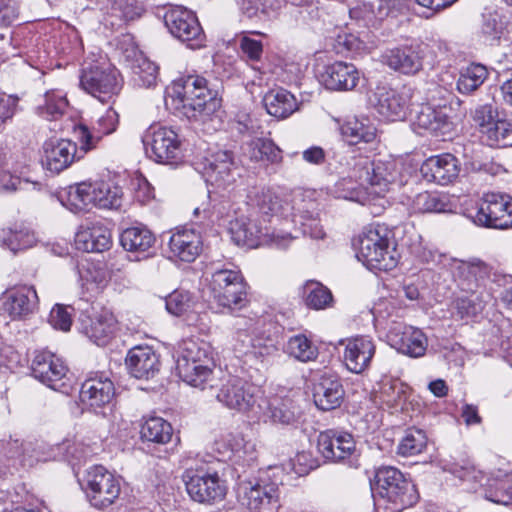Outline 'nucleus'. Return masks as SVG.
<instances>
[{"label": "nucleus", "mask_w": 512, "mask_h": 512, "mask_svg": "<svg viewBox=\"0 0 512 512\" xmlns=\"http://www.w3.org/2000/svg\"><path fill=\"white\" fill-rule=\"evenodd\" d=\"M357 257L370 269L390 271L400 255L393 231L384 224L365 227L356 239Z\"/></svg>", "instance_id": "f257e3e1"}, {"label": "nucleus", "mask_w": 512, "mask_h": 512, "mask_svg": "<svg viewBox=\"0 0 512 512\" xmlns=\"http://www.w3.org/2000/svg\"><path fill=\"white\" fill-rule=\"evenodd\" d=\"M375 478L379 494L377 509L383 506L385 512H401L417 502L418 494L414 485L397 468L381 467Z\"/></svg>", "instance_id": "f03ea898"}, {"label": "nucleus", "mask_w": 512, "mask_h": 512, "mask_svg": "<svg viewBox=\"0 0 512 512\" xmlns=\"http://www.w3.org/2000/svg\"><path fill=\"white\" fill-rule=\"evenodd\" d=\"M213 359L205 345L193 340L182 343L176 360V372L187 384L205 389L213 375Z\"/></svg>", "instance_id": "7ed1b4c3"}, {"label": "nucleus", "mask_w": 512, "mask_h": 512, "mask_svg": "<svg viewBox=\"0 0 512 512\" xmlns=\"http://www.w3.org/2000/svg\"><path fill=\"white\" fill-rule=\"evenodd\" d=\"M86 497L96 509L104 510L119 499L122 491V481L119 476L101 465H95L87 470L84 479Z\"/></svg>", "instance_id": "20e7f679"}, {"label": "nucleus", "mask_w": 512, "mask_h": 512, "mask_svg": "<svg viewBox=\"0 0 512 512\" xmlns=\"http://www.w3.org/2000/svg\"><path fill=\"white\" fill-rule=\"evenodd\" d=\"M182 478L185 490L194 502L213 505L226 497V482L216 471L187 469Z\"/></svg>", "instance_id": "39448f33"}, {"label": "nucleus", "mask_w": 512, "mask_h": 512, "mask_svg": "<svg viewBox=\"0 0 512 512\" xmlns=\"http://www.w3.org/2000/svg\"><path fill=\"white\" fill-rule=\"evenodd\" d=\"M352 171L359 181L370 185L378 196L389 191L397 177L394 161L372 160L370 157L362 155L353 157Z\"/></svg>", "instance_id": "423d86ee"}, {"label": "nucleus", "mask_w": 512, "mask_h": 512, "mask_svg": "<svg viewBox=\"0 0 512 512\" xmlns=\"http://www.w3.org/2000/svg\"><path fill=\"white\" fill-rule=\"evenodd\" d=\"M144 143L150 158L157 163L176 166L183 161L181 140L178 134L168 127H151Z\"/></svg>", "instance_id": "0eeeda50"}, {"label": "nucleus", "mask_w": 512, "mask_h": 512, "mask_svg": "<svg viewBox=\"0 0 512 512\" xmlns=\"http://www.w3.org/2000/svg\"><path fill=\"white\" fill-rule=\"evenodd\" d=\"M237 499L249 512H266L278 507L279 489L264 479L243 481L238 484Z\"/></svg>", "instance_id": "6e6552de"}, {"label": "nucleus", "mask_w": 512, "mask_h": 512, "mask_svg": "<svg viewBox=\"0 0 512 512\" xmlns=\"http://www.w3.org/2000/svg\"><path fill=\"white\" fill-rule=\"evenodd\" d=\"M475 224L495 229L512 227V198L501 193L484 194L476 214Z\"/></svg>", "instance_id": "1a4fd4ad"}, {"label": "nucleus", "mask_w": 512, "mask_h": 512, "mask_svg": "<svg viewBox=\"0 0 512 512\" xmlns=\"http://www.w3.org/2000/svg\"><path fill=\"white\" fill-rule=\"evenodd\" d=\"M173 93L183 107H189L200 114H208L216 106L214 95L207 87V80L198 75H189L175 82Z\"/></svg>", "instance_id": "9d476101"}, {"label": "nucleus", "mask_w": 512, "mask_h": 512, "mask_svg": "<svg viewBox=\"0 0 512 512\" xmlns=\"http://www.w3.org/2000/svg\"><path fill=\"white\" fill-rule=\"evenodd\" d=\"M220 382L216 398L226 408L246 413L254 407L256 403L254 388L247 381L237 376L227 375Z\"/></svg>", "instance_id": "9b49d317"}, {"label": "nucleus", "mask_w": 512, "mask_h": 512, "mask_svg": "<svg viewBox=\"0 0 512 512\" xmlns=\"http://www.w3.org/2000/svg\"><path fill=\"white\" fill-rule=\"evenodd\" d=\"M412 89L406 85L397 88L379 86L374 93V106L377 112L390 121L406 117Z\"/></svg>", "instance_id": "f8f14e48"}, {"label": "nucleus", "mask_w": 512, "mask_h": 512, "mask_svg": "<svg viewBox=\"0 0 512 512\" xmlns=\"http://www.w3.org/2000/svg\"><path fill=\"white\" fill-rule=\"evenodd\" d=\"M386 338L392 348L411 358L424 356L428 346L427 337L420 329L402 322H393Z\"/></svg>", "instance_id": "ddd939ff"}, {"label": "nucleus", "mask_w": 512, "mask_h": 512, "mask_svg": "<svg viewBox=\"0 0 512 512\" xmlns=\"http://www.w3.org/2000/svg\"><path fill=\"white\" fill-rule=\"evenodd\" d=\"M118 76L114 68L95 66L83 71L80 84L85 91L105 102L120 91Z\"/></svg>", "instance_id": "4468645a"}, {"label": "nucleus", "mask_w": 512, "mask_h": 512, "mask_svg": "<svg viewBox=\"0 0 512 512\" xmlns=\"http://www.w3.org/2000/svg\"><path fill=\"white\" fill-rule=\"evenodd\" d=\"M165 24L170 33L191 48L201 46L203 41L202 28L196 16L186 9L174 8L164 16Z\"/></svg>", "instance_id": "2eb2a0df"}, {"label": "nucleus", "mask_w": 512, "mask_h": 512, "mask_svg": "<svg viewBox=\"0 0 512 512\" xmlns=\"http://www.w3.org/2000/svg\"><path fill=\"white\" fill-rule=\"evenodd\" d=\"M31 370L33 376L48 387L59 391L65 390L63 380L68 369L62 359L55 354L45 350L36 352Z\"/></svg>", "instance_id": "dca6fc26"}, {"label": "nucleus", "mask_w": 512, "mask_h": 512, "mask_svg": "<svg viewBox=\"0 0 512 512\" xmlns=\"http://www.w3.org/2000/svg\"><path fill=\"white\" fill-rule=\"evenodd\" d=\"M168 247L171 258L194 262L203 251L202 235L194 228L177 227L169 238Z\"/></svg>", "instance_id": "f3484780"}, {"label": "nucleus", "mask_w": 512, "mask_h": 512, "mask_svg": "<svg viewBox=\"0 0 512 512\" xmlns=\"http://www.w3.org/2000/svg\"><path fill=\"white\" fill-rule=\"evenodd\" d=\"M460 170L459 160L451 153L430 156L420 167L421 175L427 182L442 186L453 183Z\"/></svg>", "instance_id": "a211bd4d"}, {"label": "nucleus", "mask_w": 512, "mask_h": 512, "mask_svg": "<svg viewBox=\"0 0 512 512\" xmlns=\"http://www.w3.org/2000/svg\"><path fill=\"white\" fill-rule=\"evenodd\" d=\"M344 345L343 363L352 373L360 374L371 364L376 352V346L372 338L368 336H356L341 340Z\"/></svg>", "instance_id": "6ab92c4d"}, {"label": "nucleus", "mask_w": 512, "mask_h": 512, "mask_svg": "<svg viewBox=\"0 0 512 512\" xmlns=\"http://www.w3.org/2000/svg\"><path fill=\"white\" fill-rule=\"evenodd\" d=\"M205 174L211 185L222 189L232 186L240 176L233 153L227 150H220L211 155L205 166Z\"/></svg>", "instance_id": "aec40b11"}, {"label": "nucleus", "mask_w": 512, "mask_h": 512, "mask_svg": "<svg viewBox=\"0 0 512 512\" xmlns=\"http://www.w3.org/2000/svg\"><path fill=\"white\" fill-rule=\"evenodd\" d=\"M360 80V73L352 63L335 61L326 65L319 74L320 83L331 91L353 90Z\"/></svg>", "instance_id": "412c9836"}, {"label": "nucleus", "mask_w": 512, "mask_h": 512, "mask_svg": "<svg viewBox=\"0 0 512 512\" xmlns=\"http://www.w3.org/2000/svg\"><path fill=\"white\" fill-rule=\"evenodd\" d=\"M317 448L325 459L336 462L349 458L355 452L356 443L350 433L327 430L319 434Z\"/></svg>", "instance_id": "4be33fe9"}, {"label": "nucleus", "mask_w": 512, "mask_h": 512, "mask_svg": "<svg viewBox=\"0 0 512 512\" xmlns=\"http://www.w3.org/2000/svg\"><path fill=\"white\" fill-rule=\"evenodd\" d=\"M118 125L119 114L115 109L110 107L98 118L92 130L85 125H79L75 129V133L77 134L82 149L88 151L94 149L103 136L114 133Z\"/></svg>", "instance_id": "5701e85b"}, {"label": "nucleus", "mask_w": 512, "mask_h": 512, "mask_svg": "<svg viewBox=\"0 0 512 512\" xmlns=\"http://www.w3.org/2000/svg\"><path fill=\"white\" fill-rule=\"evenodd\" d=\"M38 295L33 286H19L6 292L3 309L13 318H23L38 308Z\"/></svg>", "instance_id": "b1692460"}, {"label": "nucleus", "mask_w": 512, "mask_h": 512, "mask_svg": "<svg viewBox=\"0 0 512 512\" xmlns=\"http://www.w3.org/2000/svg\"><path fill=\"white\" fill-rule=\"evenodd\" d=\"M76 152L77 145L70 140L48 141L44 144L43 165L52 173H60L74 162Z\"/></svg>", "instance_id": "393cba45"}, {"label": "nucleus", "mask_w": 512, "mask_h": 512, "mask_svg": "<svg viewBox=\"0 0 512 512\" xmlns=\"http://www.w3.org/2000/svg\"><path fill=\"white\" fill-rule=\"evenodd\" d=\"M114 393L113 382L107 377L96 375L83 382L79 399L83 405L90 408H99L110 403Z\"/></svg>", "instance_id": "a878e982"}, {"label": "nucleus", "mask_w": 512, "mask_h": 512, "mask_svg": "<svg viewBox=\"0 0 512 512\" xmlns=\"http://www.w3.org/2000/svg\"><path fill=\"white\" fill-rule=\"evenodd\" d=\"M382 62L391 70L403 75L414 76L420 72L414 43L387 49L382 55Z\"/></svg>", "instance_id": "bb28decb"}, {"label": "nucleus", "mask_w": 512, "mask_h": 512, "mask_svg": "<svg viewBox=\"0 0 512 512\" xmlns=\"http://www.w3.org/2000/svg\"><path fill=\"white\" fill-rule=\"evenodd\" d=\"M414 130L422 134L429 132L434 135L445 134L451 129V122L446 108L433 107L425 104L420 106L413 120Z\"/></svg>", "instance_id": "cd10ccee"}, {"label": "nucleus", "mask_w": 512, "mask_h": 512, "mask_svg": "<svg viewBox=\"0 0 512 512\" xmlns=\"http://www.w3.org/2000/svg\"><path fill=\"white\" fill-rule=\"evenodd\" d=\"M229 232L236 245L247 248L259 247L267 235L257 220L246 216L232 220Z\"/></svg>", "instance_id": "c85d7f7f"}, {"label": "nucleus", "mask_w": 512, "mask_h": 512, "mask_svg": "<svg viewBox=\"0 0 512 512\" xmlns=\"http://www.w3.org/2000/svg\"><path fill=\"white\" fill-rule=\"evenodd\" d=\"M343 397V386L339 378L334 375H323L314 387V403L322 411L338 408L343 401Z\"/></svg>", "instance_id": "c756f323"}, {"label": "nucleus", "mask_w": 512, "mask_h": 512, "mask_svg": "<svg viewBox=\"0 0 512 512\" xmlns=\"http://www.w3.org/2000/svg\"><path fill=\"white\" fill-rule=\"evenodd\" d=\"M126 364L131 374L137 379H149L159 370L158 357L149 346L132 348L127 355Z\"/></svg>", "instance_id": "7c9ffc66"}, {"label": "nucleus", "mask_w": 512, "mask_h": 512, "mask_svg": "<svg viewBox=\"0 0 512 512\" xmlns=\"http://www.w3.org/2000/svg\"><path fill=\"white\" fill-rule=\"evenodd\" d=\"M82 331L99 346L106 345L117 331V320L109 311H102L87 321H82Z\"/></svg>", "instance_id": "2f4dec72"}, {"label": "nucleus", "mask_w": 512, "mask_h": 512, "mask_svg": "<svg viewBox=\"0 0 512 512\" xmlns=\"http://www.w3.org/2000/svg\"><path fill=\"white\" fill-rule=\"evenodd\" d=\"M111 245V232L101 224L81 228L75 235L76 248L84 252H103Z\"/></svg>", "instance_id": "473e14b6"}, {"label": "nucleus", "mask_w": 512, "mask_h": 512, "mask_svg": "<svg viewBox=\"0 0 512 512\" xmlns=\"http://www.w3.org/2000/svg\"><path fill=\"white\" fill-rule=\"evenodd\" d=\"M490 274L491 267L479 258L460 260L456 265V275L467 291H474L481 286Z\"/></svg>", "instance_id": "72a5a7b5"}, {"label": "nucleus", "mask_w": 512, "mask_h": 512, "mask_svg": "<svg viewBox=\"0 0 512 512\" xmlns=\"http://www.w3.org/2000/svg\"><path fill=\"white\" fill-rule=\"evenodd\" d=\"M263 103L267 113L278 119L288 118L298 110L295 96L282 88L268 91L263 98Z\"/></svg>", "instance_id": "f704fd0d"}, {"label": "nucleus", "mask_w": 512, "mask_h": 512, "mask_svg": "<svg viewBox=\"0 0 512 512\" xmlns=\"http://www.w3.org/2000/svg\"><path fill=\"white\" fill-rule=\"evenodd\" d=\"M155 235L144 226H133L125 229L120 236L122 247L132 253H145L155 243Z\"/></svg>", "instance_id": "c9c22d12"}, {"label": "nucleus", "mask_w": 512, "mask_h": 512, "mask_svg": "<svg viewBox=\"0 0 512 512\" xmlns=\"http://www.w3.org/2000/svg\"><path fill=\"white\" fill-rule=\"evenodd\" d=\"M0 242L13 252L27 249L36 243L33 231L23 224H14L0 230Z\"/></svg>", "instance_id": "e433bc0d"}, {"label": "nucleus", "mask_w": 512, "mask_h": 512, "mask_svg": "<svg viewBox=\"0 0 512 512\" xmlns=\"http://www.w3.org/2000/svg\"><path fill=\"white\" fill-rule=\"evenodd\" d=\"M409 387L400 379L383 376L378 383L377 397L390 408H396L405 402Z\"/></svg>", "instance_id": "4c0bfd02"}, {"label": "nucleus", "mask_w": 512, "mask_h": 512, "mask_svg": "<svg viewBox=\"0 0 512 512\" xmlns=\"http://www.w3.org/2000/svg\"><path fill=\"white\" fill-rule=\"evenodd\" d=\"M224 452L236 460L253 461L256 459V447L251 441H246L241 433H228L221 442Z\"/></svg>", "instance_id": "58836bf2"}, {"label": "nucleus", "mask_w": 512, "mask_h": 512, "mask_svg": "<svg viewBox=\"0 0 512 512\" xmlns=\"http://www.w3.org/2000/svg\"><path fill=\"white\" fill-rule=\"evenodd\" d=\"M247 153L251 160L277 164L282 161V151L273 141L256 138L247 144Z\"/></svg>", "instance_id": "ea45409f"}, {"label": "nucleus", "mask_w": 512, "mask_h": 512, "mask_svg": "<svg viewBox=\"0 0 512 512\" xmlns=\"http://www.w3.org/2000/svg\"><path fill=\"white\" fill-rule=\"evenodd\" d=\"M173 435L169 422L158 416H150L141 426V437L157 444L168 443Z\"/></svg>", "instance_id": "a19ab883"}, {"label": "nucleus", "mask_w": 512, "mask_h": 512, "mask_svg": "<svg viewBox=\"0 0 512 512\" xmlns=\"http://www.w3.org/2000/svg\"><path fill=\"white\" fill-rule=\"evenodd\" d=\"M420 63V71L425 65L433 68L447 53V44L442 40L430 39L414 43Z\"/></svg>", "instance_id": "79ce46f5"}, {"label": "nucleus", "mask_w": 512, "mask_h": 512, "mask_svg": "<svg viewBox=\"0 0 512 512\" xmlns=\"http://www.w3.org/2000/svg\"><path fill=\"white\" fill-rule=\"evenodd\" d=\"M98 180H86L69 187L68 200L76 208L95 206Z\"/></svg>", "instance_id": "37998d69"}, {"label": "nucleus", "mask_w": 512, "mask_h": 512, "mask_svg": "<svg viewBox=\"0 0 512 512\" xmlns=\"http://www.w3.org/2000/svg\"><path fill=\"white\" fill-rule=\"evenodd\" d=\"M134 82L149 88L155 85L158 77V66L143 54H138L131 64Z\"/></svg>", "instance_id": "c03bdc74"}, {"label": "nucleus", "mask_w": 512, "mask_h": 512, "mask_svg": "<svg viewBox=\"0 0 512 512\" xmlns=\"http://www.w3.org/2000/svg\"><path fill=\"white\" fill-rule=\"evenodd\" d=\"M342 132L349 143L353 145L360 142L370 143L376 137V129L367 119L355 118L347 121L342 127Z\"/></svg>", "instance_id": "a18cd8bd"}, {"label": "nucleus", "mask_w": 512, "mask_h": 512, "mask_svg": "<svg viewBox=\"0 0 512 512\" xmlns=\"http://www.w3.org/2000/svg\"><path fill=\"white\" fill-rule=\"evenodd\" d=\"M482 134L491 147H507L512 144V124L506 119H496Z\"/></svg>", "instance_id": "49530a36"}, {"label": "nucleus", "mask_w": 512, "mask_h": 512, "mask_svg": "<svg viewBox=\"0 0 512 512\" xmlns=\"http://www.w3.org/2000/svg\"><path fill=\"white\" fill-rule=\"evenodd\" d=\"M488 70L481 64H471L460 74L457 89L462 94H469L477 90L487 79Z\"/></svg>", "instance_id": "de8ad7c7"}, {"label": "nucleus", "mask_w": 512, "mask_h": 512, "mask_svg": "<svg viewBox=\"0 0 512 512\" xmlns=\"http://www.w3.org/2000/svg\"><path fill=\"white\" fill-rule=\"evenodd\" d=\"M305 303L309 308L321 310L329 307L333 301L330 290L316 281H308L303 287Z\"/></svg>", "instance_id": "09e8293b"}, {"label": "nucleus", "mask_w": 512, "mask_h": 512, "mask_svg": "<svg viewBox=\"0 0 512 512\" xmlns=\"http://www.w3.org/2000/svg\"><path fill=\"white\" fill-rule=\"evenodd\" d=\"M67 107L66 94L61 90H50L44 95V103L38 106V113L48 120H54L63 115Z\"/></svg>", "instance_id": "8fccbe9b"}, {"label": "nucleus", "mask_w": 512, "mask_h": 512, "mask_svg": "<svg viewBox=\"0 0 512 512\" xmlns=\"http://www.w3.org/2000/svg\"><path fill=\"white\" fill-rule=\"evenodd\" d=\"M246 295V283L242 280L240 282H235L226 289L212 296L217 304L223 308L239 309L245 305Z\"/></svg>", "instance_id": "3c124183"}, {"label": "nucleus", "mask_w": 512, "mask_h": 512, "mask_svg": "<svg viewBox=\"0 0 512 512\" xmlns=\"http://www.w3.org/2000/svg\"><path fill=\"white\" fill-rule=\"evenodd\" d=\"M254 201L259 211L266 215L284 214L289 204L283 203L279 196L268 187L258 190L254 196Z\"/></svg>", "instance_id": "603ef678"}, {"label": "nucleus", "mask_w": 512, "mask_h": 512, "mask_svg": "<svg viewBox=\"0 0 512 512\" xmlns=\"http://www.w3.org/2000/svg\"><path fill=\"white\" fill-rule=\"evenodd\" d=\"M287 353L301 362L315 360L318 355L317 347L305 335L291 337L287 342Z\"/></svg>", "instance_id": "864d4df0"}, {"label": "nucleus", "mask_w": 512, "mask_h": 512, "mask_svg": "<svg viewBox=\"0 0 512 512\" xmlns=\"http://www.w3.org/2000/svg\"><path fill=\"white\" fill-rule=\"evenodd\" d=\"M97 198L95 207L103 209H117L121 205V189L104 180H98Z\"/></svg>", "instance_id": "5fc2aeb1"}, {"label": "nucleus", "mask_w": 512, "mask_h": 512, "mask_svg": "<svg viewBox=\"0 0 512 512\" xmlns=\"http://www.w3.org/2000/svg\"><path fill=\"white\" fill-rule=\"evenodd\" d=\"M269 418L274 423L289 425L295 422V407L289 399H274L268 406Z\"/></svg>", "instance_id": "6e6d98bb"}, {"label": "nucleus", "mask_w": 512, "mask_h": 512, "mask_svg": "<svg viewBox=\"0 0 512 512\" xmlns=\"http://www.w3.org/2000/svg\"><path fill=\"white\" fill-rule=\"evenodd\" d=\"M427 445V437L422 430L409 429L398 446V453L402 456L420 454Z\"/></svg>", "instance_id": "4d7b16f0"}, {"label": "nucleus", "mask_w": 512, "mask_h": 512, "mask_svg": "<svg viewBox=\"0 0 512 512\" xmlns=\"http://www.w3.org/2000/svg\"><path fill=\"white\" fill-rule=\"evenodd\" d=\"M9 452L11 457L20 458L21 462L25 465H32L35 461L41 460V454L38 450V442L22 441L18 439L9 442Z\"/></svg>", "instance_id": "13d9d810"}, {"label": "nucleus", "mask_w": 512, "mask_h": 512, "mask_svg": "<svg viewBox=\"0 0 512 512\" xmlns=\"http://www.w3.org/2000/svg\"><path fill=\"white\" fill-rule=\"evenodd\" d=\"M445 207V202L437 194L428 191L417 194L411 204V209L415 213H439L443 212Z\"/></svg>", "instance_id": "bf43d9fd"}, {"label": "nucleus", "mask_w": 512, "mask_h": 512, "mask_svg": "<svg viewBox=\"0 0 512 512\" xmlns=\"http://www.w3.org/2000/svg\"><path fill=\"white\" fill-rule=\"evenodd\" d=\"M193 305V298L187 291L175 290L166 297V309L175 316L187 312Z\"/></svg>", "instance_id": "052dcab7"}, {"label": "nucleus", "mask_w": 512, "mask_h": 512, "mask_svg": "<svg viewBox=\"0 0 512 512\" xmlns=\"http://www.w3.org/2000/svg\"><path fill=\"white\" fill-rule=\"evenodd\" d=\"M244 280L240 271L222 269L214 272L210 281L212 295L221 292L235 282Z\"/></svg>", "instance_id": "680f3d73"}, {"label": "nucleus", "mask_w": 512, "mask_h": 512, "mask_svg": "<svg viewBox=\"0 0 512 512\" xmlns=\"http://www.w3.org/2000/svg\"><path fill=\"white\" fill-rule=\"evenodd\" d=\"M278 352L275 341L270 338L255 337L251 344V355L261 362H268Z\"/></svg>", "instance_id": "e2e57ef3"}, {"label": "nucleus", "mask_w": 512, "mask_h": 512, "mask_svg": "<svg viewBox=\"0 0 512 512\" xmlns=\"http://www.w3.org/2000/svg\"><path fill=\"white\" fill-rule=\"evenodd\" d=\"M485 498L500 505H512V483L507 480L496 481L495 487H490Z\"/></svg>", "instance_id": "0e129e2a"}, {"label": "nucleus", "mask_w": 512, "mask_h": 512, "mask_svg": "<svg viewBox=\"0 0 512 512\" xmlns=\"http://www.w3.org/2000/svg\"><path fill=\"white\" fill-rule=\"evenodd\" d=\"M337 53H360L364 43L354 34L342 32L337 35L334 44Z\"/></svg>", "instance_id": "69168bd1"}, {"label": "nucleus", "mask_w": 512, "mask_h": 512, "mask_svg": "<svg viewBox=\"0 0 512 512\" xmlns=\"http://www.w3.org/2000/svg\"><path fill=\"white\" fill-rule=\"evenodd\" d=\"M280 2L275 0H242L241 7L245 15L252 18L259 12L267 14L279 7Z\"/></svg>", "instance_id": "338daca9"}, {"label": "nucleus", "mask_w": 512, "mask_h": 512, "mask_svg": "<svg viewBox=\"0 0 512 512\" xmlns=\"http://www.w3.org/2000/svg\"><path fill=\"white\" fill-rule=\"evenodd\" d=\"M49 321L54 328L62 331H69L72 324V318L68 311V307L60 304L55 305L50 312Z\"/></svg>", "instance_id": "774afa93"}]
</instances>
